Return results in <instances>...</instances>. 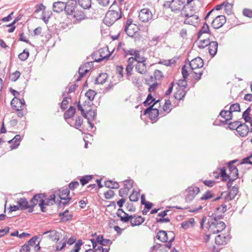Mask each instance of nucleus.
Listing matches in <instances>:
<instances>
[{
  "mask_svg": "<svg viewBox=\"0 0 252 252\" xmlns=\"http://www.w3.org/2000/svg\"><path fill=\"white\" fill-rule=\"evenodd\" d=\"M231 110L229 109V110H222L219 116H220L222 118H225L226 119H229V122L233 118V112H231Z\"/></svg>",
  "mask_w": 252,
  "mask_h": 252,
  "instance_id": "obj_29",
  "label": "nucleus"
},
{
  "mask_svg": "<svg viewBox=\"0 0 252 252\" xmlns=\"http://www.w3.org/2000/svg\"><path fill=\"white\" fill-rule=\"evenodd\" d=\"M126 207L128 212H134L136 211V208L132 203H127Z\"/></svg>",
  "mask_w": 252,
  "mask_h": 252,
  "instance_id": "obj_63",
  "label": "nucleus"
},
{
  "mask_svg": "<svg viewBox=\"0 0 252 252\" xmlns=\"http://www.w3.org/2000/svg\"><path fill=\"white\" fill-rule=\"evenodd\" d=\"M65 2L58 1L54 2L53 4V10L55 12L60 13L63 10L65 11Z\"/></svg>",
  "mask_w": 252,
  "mask_h": 252,
  "instance_id": "obj_22",
  "label": "nucleus"
},
{
  "mask_svg": "<svg viewBox=\"0 0 252 252\" xmlns=\"http://www.w3.org/2000/svg\"><path fill=\"white\" fill-rule=\"evenodd\" d=\"M239 191V188L238 186L235 185L232 187L229 192L224 197L225 202L229 201L234 199Z\"/></svg>",
  "mask_w": 252,
  "mask_h": 252,
  "instance_id": "obj_18",
  "label": "nucleus"
},
{
  "mask_svg": "<svg viewBox=\"0 0 252 252\" xmlns=\"http://www.w3.org/2000/svg\"><path fill=\"white\" fill-rule=\"evenodd\" d=\"M67 99L68 97L65 96L63 97L62 102L60 103V107L62 111H64L67 108V104L68 103Z\"/></svg>",
  "mask_w": 252,
  "mask_h": 252,
  "instance_id": "obj_55",
  "label": "nucleus"
},
{
  "mask_svg": "<svg viewBox=\"0 0 252 252\" xmlns=\"http://www.w3.org/2000/svg\"><path fill=\"white\" fill-rule=\"evenodd\" d=\"M112 8L116 9L108 10L103 19V23L108 27L112 26L122 17V9L117 5L116 1L113 2L109 9Z\"/></svg>",
  "mask_w": 252,
  "mask_h": 252,
  "instance_id": "obj_1",
  "label": "nucleus"
},
{
  "mask_svg": "<svg viewBox=\"0 0 252 252\" xmlns=\"http://www.w3.org/2000/svg\"><path fill=\"white\" fill-rule=\"evenodd\" d=\"M177 84L178 86L177 88H184L185 89L187 88L188 85L187 78H183L182 79L179 80Z\"/></svg>",
  "mask_w": 252,
  "mask_h": 252,
  "instance_id": "obj_50",
  "label": "nucleus"
},
{
  "mask_svg": "<svg viewBox=\"0 0 252 252\" xmlns=\"http://www.w3.org/2000/svg\"><path fill=\"white\" fill-rule=\"evenodd\" d=\"M242 122L238 120L234 122H228L227 123V126L225 127L226 129H228L231 130H236L238 129L240 123Z\"/></svg>",
  "mask_w": 252,
  "mask_h": 252,
  "instance_id": "obj_31",
  "label": "nucleus"
},
{
  "mask_svg": "<svg viewBox=\"0 0 252 252\" xmlns=\"http://www.w3.org/2000/svg\"><path fill=\"white\" fill-rule=\"evenodd\" d=\"M99 58H94V62L99 63L102 60L106 59L108 60L111 55V53H109L106 55H104V50L101 49L98 52Z\"/></svg>",
  "mask_w": 252,
  "mask_h": 252,
  "instance_id": "obj_28",
  "label": "nucleus"
},
{
  "mask_svg": "<svg viewBox=\"0 0 252 252\" xmlns=\"http://www.w3.org/2000/svg\"><path fill=\"white\" fill-rule=\"evenodd\" d=\"M195 223L194 219L193 218H190L188 220L184 221L182 222L181 224V227L187 230L190 227H192L194 226Z\"/></svg>",
  "mask_w": 252,
  "mask_h": 252,
  "instance_id": "obj_30",
  "label": "nucleus"
},
{
  "mask_svg": "<svg viewBox=\"0 0 252 252\" xmlns=\"http://www.w3.org/2000/svg\"><path fill=\"white\" fill-rule=\"evenodd\" d=\"M83 244L82 240H78L74 245V248L70 252H79L81 249V247Z\"/></svg>",
  "mask_w": 252,
  "mask_h": 252,
  "instance_id": "obj_51",
  "label": "nucleus"
},
{
  "mask_svg": "<svg viewBox=\"0 0 252 252\" xmlns=\"http://www.w3.org/2000/svg\"><path fill=\"white\" fill-rule=\"evenodd\" d=\"M214 194L211 190H208L200 198V200H207L214 197Z\"/></svg>",
  "mask_w": 252,
  "mask_h": 252,
  "instance_id": "obj_47",
  "label": "nucleus"
},
{
  "mask_svg": "<svg viewBox=\"0 0 252 252\" xmlns=\"http://www.w3.org/2000/svg\"><path fill=\"white\" fill-rule=\"evenodd\" d=\"M30 53L29 50L27 49H24L23 51L18 55V58L22 61H26L29 57Z\"/></svg>",
  "mask_w": 252,
  "mask_h": 252,
  "instance_id": "obj_45",
  "label": "nucleus"
},
{
  "mask_svg": "<svg viewBox=\"0 0 252 252\" xmlns=\"http://www.w3.org/2000/svg\"><path fill=\"white\" fill-rule=\"evenodd\" d=\"M168 4V7L170 8L172 12H176L180 11L185 8L186 5H185V1L182 0H172L171 1H166Z\"/></svg>",
  "mask_w": 252,
  "mask_h": 252,
  "instance_id": "obj_4",
  "label": "nucleus"
},
{
  "mask_svg": "<svg viewBox=\"0 0 252 252\" xmlns=\"http://www.w3.org/2000/svg\"><path fill=\"white\" fill-rule=\"evenodd\" d=\"M229 109L231 110V112H241L240 105L239 103L231 104Z\"/></svg>",
  "mask_w": 252,
  "mask_h": 252,
  "instance_id": "obj_53",
  "label": "nucleus"
},
{
  "mask_svg": "<svg viewBox=\"0 0 252 252\" xmlns=\"http://www.w3.org/2000/svg\"><path fill=\"white\" fill-rule=\"evenodd\" d=\"M141 59L137 61L138 64L136 65L135 68L138 73L143 74L147 71L146 64L145 63L146 59L142 57Z\"/></svg>",
  "mask_w": 252,
  "mask_h": 252,
  "instance_id": "obj_16",
  "label": "nucleus"
},
{
  "mask_svg": "<svg viewBox=\"0 0 252 252\" xmlns=\"http://www.w3.org/2000/svg\"><path fill=\"white\" fill-rule=\"evenodd\" d=\"M87 112L88 114V116L90 119H92V121L94 120L95 117L96 116V110L90 108L87 110Z\"/></svg>",
  "mask_w": 252,
  "mask_h": 252,
  "instance_id": "obj_56",
  "label": "nucleus"
},
{
  "mask_svg": "<svg viewBox=\"0 0 252 252\" xmlns=\"http://www.w3.org/2000/svg\"><path fill=\"white\" fill-rule=\"evenodd\" d=\"M76 113V109L73 106H70L68 109L64 113L63 118L66 122L70 126H72V122L69 119L72 118Z\"/></svg>",
  "mask_w": 252,
  "mask_h": 252,
  "instance_id": "obj_14",
  "label": "nucleus"
},
{
  "mask_svg": "<svg viewBox=\"0 0 252 252\" xmlns=\"http://www.w3.org/2000/svg\"><path fill=\"white\" fill-rule=\"evenodd\" d=\"M243 15L249 18H252V10L249 8H244L243 10Z\"/></svg>",
  "mask_w": 252,
  "mask_h": 252,
  "instance_id": "obj_64",
  "label": "nucleus"
},
{
  "mask_svg": "<svg viewBox=\"0 0 252 252\" xmlns=\"http://www.w3.org/2000/svg\"><path fill=\"white\" fill-rule=\"evenodd\" d=\"M146 82L147 85L150 86L148 88V91L151 93L152 92H154L158 86V84L157 82H155L153 84L150 85V83L148 82V80L146 79Z\"/></svg>",
  "mask_w": 252,
  "mask_h": 252,
  "instance_id": "obj_57",
  "label": "nucleus"
},
{
  "mask_svg": "<svg viewBox=\"0 0 252 252\" xmlns=\"http://www.w3.org/2000/svg\"><path fill=\"white\" fill-rule=\"evenodd\" d=\"M187 192L185 196V201L187 203L191 202L195 196L200 192V189L197 187L193 186L189 187L186 190Z\"/></svg>",
  "mask_w": 252,
  "mask_h": 252,
  "instance_id": "obj_5",
  "label": "nucleus"
},
{
  "mask_svg": "<svg viewBox=\"0 0 252 252\" xmlns=\"http://www.w3.org/2000/svg\"><path fill=\"white\" fill-rule=\"evenodd\" d=\"M20 72L17 70L10 76V79L13 82H15L20 77Z\"/></svg>",
  "mask_w": 252,
  "mask_h": 252,
  "instance_id": "obj_60",
  "label": "nucleus"
},
{
  "mask_svg": "<svg viewBox=\"0 0 252 252\" xmlns=\"http://www.w3.org/2000/svg\"><path fill=\"white\" fill-rule=\"evenodd\" d=\"M123 52L125 53V57H126L128 54L130 55H134L135 57L139 58V51L135 50L134 49H130L127 51L126 49H122Z\"/></svg>",
  "mask_w": 252,
  "mask_h": 252,
  "instance_id": "obj_41",
  "label": "nucleus"
},
{
  "mask_svg": "<svg viewBox=\"0 0 252 252\" xmlns=\"http://www.w3.org/2000/svg\"><path fill=\"white\" fill-rule=\"evenodd\" d=\"M210 38H207L203 40H201L199 41V43L198 45V47L199 49H204L209 45L208 42H210Z\"/></svg>",
  "mask_w": 252,
  "mask_h": 252,
  "instance_id": "obj_48",
  "label": "nucleus"
},
{
  "mask_svg": "<svg viewBox=\"0 0 252 252\" xmlns=\"http://www.w3.org/2000/svg\"><path fill=\"white\" fill-rule=\"evenodd\" d=\"M57 195L61 200H63L62 198H65L70 194L69 189H68L66 186L57 189Z\"/></svg>",
  "mask_w": 252,
  "mask_h": 252,
  "instance_id": "obj_25",
  "label": "nucleus"
},
{
  "mask_svg": "<svg viewBox=\"0 0 252 252\" xmlns=\"http://www.w3.org/2000/svg\"><path fill=\"white\" fill-rule=\"evenodd\" d=\"M65 12L67 15H72L73 12L76 10L77 1L76 0H68L65 3Z\"/></svg>",
  "mask_w": 252,
  "mask_h": 252,
  "instance_id": "obj_11",
  "label": "nucleus"
},
{
  "mask_svg": "<svg viewBox=\"0 0 252 252\" xmlns=\"http://www.w3.org/2000/svg\"><path fill=\"white\" fill-rule=\"evenodd\" d=\"M96 94V93L93 90H88L85 94V95L88 98L89 100L93 101L94 99L95 95Z\"/></svg>",
  "mask_w": 252,
  "mask_h": 252,
  "instance_id": "obj_44",
  "label": "nucleus"
},
{
  "mask_svg": "<svg viewBox=\"0 0 252 252\" xmlns=\"http://www.w3.org/2000/svg\"><path fill=\"white\" fill-rule=\"evenodd\" d=\"M208 51L209 54L214 57L217 54L218 47V43L217 41H213L208 42Z\"/></svg>",
  "mask_w": 252,
  "mask_h": 252,
  "instance_id": "obj_20",
  "label": "nucleus"
},
{
  "mask_svg": "<svg viewBox=\"0 0 252 252\" xmlns=\"http://www.w3.org/2000/svg\"><path fill=\"white\" fill-rule=\"evenodd\" d=\"M17 204L20 210H25L28 209V213H32L33 211V207L32 208V204H29L27 199L25 197H22L18 199Z\"/></svg>",
  "mask_w": 252,
  "mask_h": 252,
  "instance_id": "obj_9",
  "label": "nucleus"
},
{
  "mask_svg": "<svg viewBox=\"0 0 252 252\" xmlns=\"http://www.w3.org/2000/svg\"><path fill=\"white\" fill-rule=\"evenodd\" d=\"M154 75L155 76V80H159L162 78H163L164 76L163 75L162 72L158 69H156L154 71Z\"/></svg>",
  "mask_w": 252,
  "mask_h": 252,
  "instance_id": "obj_58",
  "label": "nucleus"
},
{
  "mask_svg": "<svg viewBox=\"0 0 252 252\" xmlns=\"http://www.w3.org/2000/svg\"><path fill=\"white\" fill-rule=\"evenodd\" d=\"M220 221L218 220L215 216L213 214L209 216V219L207 222V228L212 229H214L215 225H217Z\"/></svg>",
  "mask_w": 252,
  "mask_h": 252,
  "instance_id": "obj_26",
  "label": "nucleus"
},
{
  "mask_svg": "<svg viewBox=\"0 0 252 252\" xmlns=\"http://www.w3.org/2000/svg\"><path fill=\"white\" fill-rule=\"evenodd\" d=\"M218 169L220 171V176L222 182H225L230 178V175L226 173L225 167H220Z\"/></svg>",
  "mask_w": 252,
  "mask_h": 252,
  "instance_id": "obj_33",
  "label": "nucleus"
},
{
  "mask_svg": "<svg viewBox=\"0 0 252 252\" xmlns=\"http://www.w3.org/2000/svg\"><path fill=\"white\" fill-rule=\"evenodd\" d=\"M152 17L153 14L148 8H143L139 13L138 17L142 22L146 23L148 22L152 19Z\"/></svg>",
  "mask_w": 252,
  "mask_h": 252,
  "instance_id": "obj_8",
  "label": "nucleus"
},
{
  "mask_svg": "<svg viewBox=\"0 0 252 252\" xmlns=\"http://www.w3.org/2000/svg\"><path fill=\"white\" fill-rule=\"evenodd\" d=\"M229 171H230V175L232 177L237 179L239 178L238 169L235 165H227Z\"/></svg>",
  "mask_w": 252,
  "mask_h": 252,
  "instance_id": "obj_34",
  "label": "nucleus"
},
{
  "mask_svg": "<svg viewBox=\"0 0 252 252\" xmlns=\"http://www.w3.org/2000/svg\"><path fill=\"white\" fill-rule=\"evenodd\" d=\"M139 190L136 191L135 189H133L132 193L129 196V198L131 202H136L139 199Z\"/></svg>",
  "mask_w": 252,
  "mask_h": 252,
  "instance_id": "obj_43",
  "label": "nucleus"
},
{
  "mask_svg": "<svg viewBox=\"0 0 252 252\" xmlns=\"http://www.w3.org/2000/svg\"><path fill=\"white\" fill-rule=\"evenodd\" d=\"M189 63L190 68L191 70L197 68H200L203 67L204 65L203 60L199 57H197L192 59L191 61H189L188 59L186 60L185 63Z\"/></svg>",
  "mask_w": 252,
  "mask_h": 252,
  "instance_id": "obj_7",
  "label": "nucleus"
},
{
  "mask_svg": "<svg viewBox=\"0 0 252 252\" xmlns=\"http://www.w3.org/2000/svg\"><path fill=\"white\" fill-rule=\"evenodd\" d=\"M214 229H208L210 233L215 234L221 232L226 227V225L223 221H220L217 225H215Z\"/></svg>",
  "mask_w": 252,
  "mask_h": 252,
  "instance_id": "obj_21",
  "label": "nucleus"
},
{
  "mask_svg": "<svg viewBox=\"0 0 252 252\" xmlns=\"http://www.w3.org/2000/svg\"><path fill=\"white\" fill-rule=\"evenodd\" d=\"M104 186L107 188L111 189H117L120 188L118 183L112 180H107L104 182Z\"/></svg>",
  "mask_w": 252,
  "mask_h": 252,
  "instance_id": "obj_32",
  "label": "nucleus"
},
{
  "mask_svg": "<svg viewBox=\"0 0 252 252\" xmlns=\"http://www.w3.org/2000/svg\"><path fill=\"white\" fill-rule=\"evenodd\" d=\"M159 115V110L158 109H155L152 112H151L149 118L151 121H157L158 116Z\"/></svg>",
  "mask_w": 252,
  "mask_h": 252,
  "instance_id": "obj_46",
  "label": "nucleus"
},
{
  "mask_svg": "<svg viewBox=\"0 0 252 252\" xmlns=\"http://www.w3.org/2000/svg\"><path fill=\"white\" fill-rule=\"evenodd\" d=\"M83 120L81 116H78L76 118L75 122L74 125L72 126H74L75 128L77 129H79V128L81 127L83 124Z\"/></svg>",
  "mask_w": 252,
  "mask_h": 252,
  "instance_id": "obj_49",
  "label": "nucleus"
},
{
  "mask_svg": "<svg viewBox=\"0 0 252 252\" xmlns=\"http://www.w3.org/2000/svg\"><path fill=\"white\" fill-rule=\"evenodd\" d=\"M225 120H217L213 123V125L216 126H221L227 125L228 122H229V119H226V118H224Z\"/></svg>",
  "mask_w": 252,
  "mask_h": 252,
  "instance_id": "obj_54",
  "label": "nucleus"
},
{
  "mask_svg": "<svg viewBox=\"0 0 252 252\" xmlns=\"http://www.w3.org/2000/svg\"><path fill=\"white\" fill-rule=\"evenodd\" d=\"M68 212V209H66L64 212L59 214V217H61L60 222H66L72 219L73 215L72 214H66Z\"/></svg>",
  "mask_w": 252,
  "mask_h": 252,
  "instance_id": "obj_24",
  "label": "nucleus"
},
{
  "mask_svg": "<svg viewBox=\"0 0 252 252\" xmlns=\"http://www.w3.org/2000/svg\"><path fill=\"white\" fill-rule=\"evenodd\" d=\"M93 178V176L92 175H87L82 176L80 179V184L82 186H85L88 184L89 181L92 180Z\"/></svg>",
  "mask_w": 252,
  "mask_h": 252,
  "instance_id": "obj_39",
  "label": "nucleus"
},
{
  "mask_svg": "<svg viewBox=\"0 0 252 252\" xmlns=\"http://www.w3.org/2000/svg\"><path fill=\"white\" fill-rule=\"evenodd\" d=\"M17 99L13 98L12 100L11 101L10 104L11 106V107L15 110L16 111H17V116L19 118H22L23 116V109H19L17 108V106L15 105H14V101L15 100H17Z\"/></svg>",
  "mask_w": 252,
  "mask_h": 252,
  "instance_id": "obj_38",
  "label": "nucleus"
},
{
  "mask_svg": "<svg viewBox=\"0 0 252 252\" xmlns=\"http://www.w3.org/2000/svg\"><path fill=\"white\" fill-rule=\"evenodd\" d=\"M79 186V182L77 181H72L68 185V189H69V190H74L75 189H76Z\"/></svg>",
  "mask_w": 252,
  "mask_h": 252,
  "instance_id": "obj_59",
  "label": "nucleus"
},
{
  "mask_svg": "<svg viewBox=\"0 0 252 252\" xmlns=\"http://www.w3.org/2000/svg\"><path fill=\"white\" fill-rule=\"evenodd\" d=\"M78 4L84 9H89L91 7V0H78Z\"/></svg>",
  "mask_w": 252,
  "mask_h": 252,
  "instance_id": "obj_37",
  "label": "nucleus"
},
{
  "mask_svg": "<svg viewBox=\"0 0 252 252\" xmlns=\"http://www.w3.org/2000/svg\"><path fill=\"white\" fill-rule=\"evenodd\" d=\"M48 234L47 237L52 241L58 242L60 240L61 233L54 229H50L44 232L42 235Z\"/></svg>",
  "mask_w": 252,
  "mask_h": 252,
  "instance_id": "obj_12",
  "label": "nucleus"
},
{
  "mask_svg": "<svg viewBox=\"0 0 252 252\" xmlns=\"http://www.w3.org/2000/svg\"><path fill=\"white\" fill-rule=\"evenodd\" d=\"M14 143L10 146L11 150L18 148L20 143H18L21 140V136L19 134L16 135L13 138Z\"/></svg>",
  "mask_w": 252,
  "mask_h": 252,
  "instance_id": "obj_40",
  "label": "nucleus"
},
{
  "mask_svg": "<svg viewBox=\"0 0 252 252\" xmlns=\"http://www.w3.org/2000/svg\"><path fill=\"white\" fill-rule=\"evenodd\" d=\"M132 22H133V20L132 19H131V18L128 19L126 21V26L125 27V30H124L125 32L126 33L127 35L130 37H133V36L135 34V32H131L130 31H128V28L131 25Z\"/></svg>",
  "mask_w": 252,
  "mask_h": 252,
  "instance_id": "obj_35",
  "label": "nucleus"
},
{
  "mask_svg": "<svg viewBox=\"0 0 252 252\" xmlns=\"http://www.w3.org/2000/svg\"><path fill=\"white\" fill-rule=\"evenodd\" d=\"M157 229L156 232V238L162 243H166L168 241V237L167 232L165 230H159L158 231Z\"/></svg>",
  "mask_w": 252,
  "mask_h": 252,
  "instance_id": "obj_19",
  "label": "nucleus"
},
{
  "mask_svg": "<svg viewBox=\"0 0 252 252\" xmlns=\"http://www.w3.org/2000/svg\"><path fill=\"white\" fill-rule=\"evenodd\" d=\"M171 105V101L169 99H166L165 101L164 104L163 106V110L165 112H167V113H169L171 111V109L170 108V106Z\"/></svg>",
  "mask_w": 252,
  "mask_h": 252,
  "instance_id": "obj_52",
  "label": "nucleus"
},
{
  "mask_svg": "<svg viewBox=\"0 0 252 252\" xmlns=\"http://www.w3.org/2000/svg\"><path fill=\"white\" fill-rule=\"evenodd\" d=\"M47 197V195L45 193H40L35 194L30 202L32 204V208L34 207L38 204V206L40 208V210L42 212L45 213L46 212V204H45V197Z\"/></svg>",
  "mask_w": 252,
  "mask_h": 252,
  "instance_id": "obj_2",
  "label": "nucleus"
},
{
  "mask_svg": "<svg viewBox=\"0 0 252 252\" xmlns=\"http://www.w3.org/2000/svg\"><path fill=\"white\" fill-rule=\"evenodd\" d=\"M130 221L132 227L140 225L145 221V218L140 215H130L128 213H125V216L121 218V221L123 223H127Z\"/></svg>",
  "mask_w": 252,
  "mask_h": 252,
  "instance_id": "obj_3",
  "label": "nucleus"
},
{
  "mask_svg": "<svg viewBox=\"0 0 252 252\" xmlns=\"http://www.w3.org/2000/svg\"><path fill=\"white\" fill-rule=\"evenodd\" d=\"M231 238L230 234H219L215 237V242L217 245H225Z\"/></svg>",
  "mask_w": 252,
  "mask_h": 252,
  "instance_id": "obj_13",
  "label": "nucleus"
},
{
  "mask_svg": "<svg viewBox=\"0 0 252 252\" xmlns=\"http://www.w3.org/2000/svg\"><path fill=\"white\" fill-rule=\"evenodd\" d=\"M248 125L245 123H240L239 126L236 129V132L239 136L244 137L249 134Z\"/></svg>",
  "mask_w": 252,
  "mask_h": 252,
  "instance_id": "obj_15",
  "label": "nucleus"
},
{
  "mask_svg": "<svg viewBox=\"0 0 252 252\" xmlns=\"http://www.w3.org/2000/svg\"><path fill=\"white\" fill-rule=\"evenodd\" d=\"M73 18L75 19L74 22L76 23H79L81 21L87 19V16L84 11L81 9H78L76 8V10L73 12Z\"/></svg>",
  "mask_w": 252,
  "mask_h": 252,
  "instance_id": "obj_17",
  "label": "nucleus"
},
{
  "mask_svg": "<svg viewBox=\"0 0 252 252\" xmlns=\"http://www.w3.org/2000/svg\"><path fill=\"white\" fill-rule=\"evenodd\" d=\"M176 92L174 94V97L178 100H181L184 98L187 94V91L184 88H176Z\"/></svg>",
  "mask_w": 252,
  "mask_h": 252,
  "instance_id": "obj_23",
  "label": "nucleus"
},
{
  "mask_svg": "<svg viewBox=\"0 0 252 252\" xmlns=\"http://www.w3.org/2000/svg\"><path fill=\"white\" fill-rule=\"evenodd\" d=\"M108 74L106 73H101L95 79V84H103L108 78Z\"/></svg>",
  "mask_w": 252,
  "mask_h": 252,
  "instance_id": "obj_27",
  "label": "nucleus"
},
{
  "mask_svg": "<svg viewBox=\"0 0 252 252\" xmlns=\"http://www.w3.org/2000/svg\"><path fill=\"white\" fill-rule=\"evenodd\" d=\"M155 100V98L152 95L151 93H149L145 100L143 102V104L145 106H148L150 104H152V103Z\"/></svg>",
  "mask_w": 252,
  "mask_h": 252,
  "instance_id": "obj_42",
  "label": "nucleus"
},
{
  "mask_svg": "<svg viewBox=\"0 0 252 252\" xmlns=\"http://www.w3.org/2000/svg\"><path fill=\"white\" fill-rule=\"evenodd\" d=\"M203 33H208L209 34H212V33L210 30L209 26H207L206 27L204 26L201 27L200 30L197 33V39H199Z\"/></svg>",
  "mask_w": 252,
  "mask_h": 252,
  "instance_id": "obj_36",
  "label": "nucleus"
},
{
  "mask_svg": "<svg viewBox=\"0 0 252 252\" xmlns=\"http://www.w3.org/2000/svg\"><path fill=\"white\" fill-rule=\"evenodd\" d=\"M226 17L224 15H220L217 16L212 22L211 26L215 29H218L225 23Z\"/></svg>",
  "mask_w": 252,
  "mask_h": 252,
  "instance_id": "obj_10",
  "label": "nucleus"
},
{
  "mask_svg": "<svg viewBox=\"0 0 252 252\" xmlns=\"http://www.w3.org/2000/svg\"><path fill=\"white\" fill-rule=\"evenodd\" d=\"M104 197L106 199H110L115 195V192L111 189H109L104 193Z\"/></svg>",
  "mask_w": 252,
  "mask_h": 252,
  "instance_id": "obj_61",
  "label": "nucleus"
},
{
  "mask_svg": "<svg viewBox=\"0 0 252 252\" xmlns=\"http://www.w3.org/2000/svg\"><path fill=\"white\" fill-rule=\"evenodd\" d=\"M133 180L131 179L125 180L124 181V188H121L119 191V195L124 197L127 195L130 189L133 187Z\"/></svg>",
  "mask_w": 252,
  "mask_h": 252,
  "instance_id": "obj_6",
  "label": "nucleus"
},
{
  "mask_svg": "<svg viewBox=\"0 0 252 252\" xmlns=\"http://www.w3.org/2000/svg\"><path fill=\"white\" fill-rule=\"evenodd\" d=\"M45 8H46V7L42 3H40L39 4H37L35 6V10L34 11V13H37L40 11H42L43 13H44Z\"/></svg>",
  "mask_w": 252,
  "mask_h": 252,
  "instance_id": "obj_62",
  "label": "nucleus"
}]
</instances>
